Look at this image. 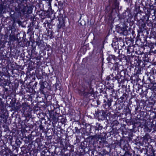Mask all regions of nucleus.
I'll return each instance as SVG.
<instances>
[{
	"label": "nucleus",
	"instance_id": "obj_13",
	"mask_svg": "<svg viewBox=\"0 0 156 156\" xmlns=\"http://www.w3.org/2000/svg\"><path fill=\"white\" fill-rule=\"evenodd\" d=\"M128 96L126 93L119 90L117 93L118 98L116 101H117L119 104L125 103L127 100Z\"/></svg>",
	"mask_w": 156,
	"mask_h": 156
},
{
	"label": "nucleus",
	"instance_id": "obj_1",
	"mask_svg": "<svg viewBox=\"0 0 156 156\" xmlns=\"http://www.w3.org/2000/svg\"><path fill=\"white\" fill-rule=\"evenodd\" d=\"M92 77V76H91L85 79L82 88L79 90V94L81 96L88 97L90 100L94 97V89L91 86V83L93 80Z\"/></svg>",
	"mask_w": 156,
	"mask_h": 156
},
{
	"label": "nucleus",
	"instance_id": "obj_7",
	"mask_svg": "<svg viewBox=\"0 0 156 156\" xmlns=\"http://www.w3.org/2000/svg\"><path fill=\"white\" fill-rule=\"evenodd\" d=\"M108 91L111 93L110 94V96L109 98H108L106 97L105 99L103 100V102L102 105L103 108L106 109V110H109L112 108V104H113V106H115L117 104L116 101H114L113 100V97L112 96V94L115 93V90L113 88L111 89H108V90L107 89L106 91Z\"/></svg>",
	"mask_w": 156,
	"mask_h": 156
},
{
	"label": "nucleus",
	"instance_id": "obj_37",
	"mask_svg": "<svg viewBox=\"0 0 156 156\" xmlns=\"http://www.w3.org/2000/svg\"><path fill=\"white\" fill-rule=\"evenodd\" d=\"M53 86L55 87V90H59L60 91L61 90V84L60 83V82L59 80L58 81L57 80H56V83Z\"/></svg>",
	"mask_w": 156,
	"mask_h": 156
},
{
	"label": "nucleus",
	"instance_id": "obj_5",
	"mask_svg": "<svg viewBox=\"0 0 156 156\" xmlns=\"http://www.w3.org/2000/svg\"><path fill=\"white\" fill-rule=\"evenodd\" d=\"M103 127L101 125L100 123H96L95 125L92 126V129L94 131V133L95 135L94 136H90L87 140L91 139L93 140L94 141H98L99 139L102 138L104 139L103 136L104 135V132H102V130Z\"/></svg>",
	"mask_w": 156,
	"mask_h": 156
},
{
	"label": "nucleus",
	"instance_id": "obj_46",
	"mask_svg": "<svg viewBox=\"0 0 156 156\" xmlns=\"http://www.w3.org/2000/svg\"><path fill=\"white\" fill-rule=\"evenodd\" d=\"M53 33L52 30L51 29L50 30H48L47 32V35L48 37H49L50 39L53 37Z\"/></svg>",
	"mask_w": 156,
	"mask_h": 156
},
{
	"label": "nucleus",
	"instance_id": "obj_45",
	"mask_svg": "<svg viewBox=\"0 0 156 156\" xmlns=\"http://www.w3.org/2000/svg\"><path fill=\"white\" fill-rule=\"evenodd\" d=\"M124 109L125 112V114L126 116H127L128 115H131V109H130L129 107H127Z\"/></svg>",
	"mask_w": 156,
	"mask_h": 156
},
{
	"label": "nucleus",
	"instance_id": "obj_17",
	"mask_svg": "<svg viewBox=\"0 0 156 156\" xmlns=\"http://www.w3.org/2000/svg\"><path fill=\"white\" fill-rule=\"evenodd\" d=\"M11 30V33L9 36L10 41H13L14 42H19L20 40L19 39L18 37H19V35H20V34L18 33L16 34V36H15V32H16V31L14 27H12Z\"/></svg>",
	"mask_w": 156,
	"mask_h": 156
},
{
	"label": "nucleus",
	"instance_id": "obj_27",
	"mask_svg": "<svg viewBox=\"0 0 156 156\" xmlns=\"http://www.w3.org/2000/svg\"><path fill=\"white\" fill-rule=\"evenodd\" d=\"M144 67H141V66H138L135 67L134 69V75L136 76L137 78H138V74H141V68Z\"/></svg>",
	"mask_w": 156,
	"mask_h": 156
},
{
	"label": "nucleus",
	"instance_id": "obj_18",
	"mask_svg": "<svg viewBox=\"0 0 156 156\" xmlns=\"http://www.w3.org/2000/svg\"><path fill=\"white\" fill-rule=\"evenodd\" d=\"M107 60L108 63L113 64V62H116V64H118V63L121 61V59L118 58L117 57L113 55H109Z\"/></svg>",
	"mask_w": 156,
	"mask_h": 156
},
{
	"label": "nucleus",
	"instance_id": "obj_32",
	"mask_svg": "<svg viewBox=\"0 0 156 156\" xmlns=\"http://www.w3.org/2000/svg\"><path fill=\"white\" fill-rule=\"evenodd\" d=\"M34 137L32 135H31V136H30L29 135L28 137L25 136L23 138V140L26 144H28L30 143V141H32V139H33L32 137Z\"/></svg>",
	"mask_w": 156,
	"mask_h": 156
},
{
	"label": "nucleus",
	"instance_id": "obj_30",
	"mask_svg": "<svg viewBox=\"0 0 156 156\" xmlns=\"http://www.w3.org/2000/svg\"><path fill=\"white\" fill-rule=\"evenodd\" d=\"M36 44L38 46V47L40 49L44 48L45 46V44L43 41L42 40H40L39 39L38 41L36 42Z\"/></svg>",
	"mask_w": 156,
	"mask_h": 156
},
{
	"label": "nucleus",
	"instance_id": "obj_57",
	"mask_svg": "<svg viewBox=\"0 0 156 156\" xmlns=\"http://www.w3.org/2000/svg\"><path fill=\"white\" fill-rule=\"evenodd\" d=\"M32 9L30 6H27V7L26 13L30 14L32 13Z\"/></svg>",
	"mask_w": 156,
	"mask_h": 156
},
{
	"label": "nucleus",
	"instance_id": "obj_54",
	"mask_svg": "<svg viewBox=\"0 0 156 156\" xmlns=\"http://www.w3.org/2000/svg\"><path fill=\"white\" fill-rule=\"evenodd\" d=\"M1 120L0 119V123H5L6 121L5 116L4 115H1Z\"/></svg>",
	"mask_w": 156,
	"mask_h": 156
},
{
	"label": "nucleus",
	"instance_id": "obj_41",
	"mask_svg": "<svg viewBox=\"0 0 156 156\" xmlns=\"http://www.w3.org/2000/svg\"><path fill=\"white\" fill-rule=\"evenodd\" d=\"M37 123L39 124H40V125L39 126V128L42 131V132H45L46 131L44 125L42 124L41 121L40 120H39L37 121Z\"/></svg>",
	"mask_w": 156,
	"mask_h": 156
},
{
	"label": "nucleus",
	"instance_id": "obj_42",
	"mask_svg": "<svg viewBox=\"0 0 156 156\" xmlns=\"http://www.w3.org/2000/svg\"><path fill=\"white\" fill-rule=\"evenodd\" d=\"M119 66H122V65H119V63H118V64H116V62L115 63L114 65L112 68L114 71H117V73L119 72V71H120V70L119 68Z\"/></svg>",
	"mask_w": 156,
	"mask_h": 156
},
{
	"label": "nucleus",
	"instance_id": "obj_8",
	"mask_svg": "<svg viewBox=\"0 0 156 156\" xmlns=\"http://www.w3.org/2000/svg\"><path fill=\"white\" fill-rule=\"evenodd\" d=\"M95 115L96 117L98 120H105L106 122L107 123L108 120L107 119V117L108 116L109 119L112 117V115L110 112H107L106 111L101 110H100L97 109L95 112Z\"/></svg>",
	"mask_w": 156,
	"mask_h": 156
},
{
	"label": "nucleus",
	"instance_id": "obj_14",
	"mask_svg": "<svg viewBox=\"0 0 156 156\" xmlns=\"http://www.w3.org/2000/svg\"><path fill=\"white\" fill-rule=\"evenodd\" d=\"M49 117L48 118V119L51 122L52 125L54 127L55 126V124L57 123L58 120V117L59 116V114L56 112H49Z\"/></svg>",
	"mask_w": 156,
	"mask_h": 156
},
{
	"label": "nucleus",
	"instance_id": "obj_53",
	"mask_svg": "<svg viewBox=\"0 0 156 156\" xmlns=\"http://www.w3.org/2000/svg\"><path fill=\"white\" fill-rule=\"evenodd\" d=\"M146 104L147 106L148 107H152L154 105L153 102L151 101H146Z\"/></svg>",
	"mask_w": 156,
	"mask_h": 156
},
{
	"label": "nucleus",
	"instance_id": "obj_24",
	"mask_svg": "<svg viewBox=\"0 0 156 156\" xmlns=\"http://www.w3.org/2000/svg\"><path fill=\"white\" fill-rule=\"evenodd\" d=\"M83 125H84V126L85 127L86 131L87 133V134H88L89 133H92L93 132L91 131L93 129H92V126L90 124H87L85 122L83 123H82Z\"/></svg>",
	"mask_w": 156,
	"mask_h": 156
},
{
	"label": "nucleus",
	"instance_id": "obj_58",
	"mask_svg": "<svg viewBox=\"0 0 156 156\" xmlns=\"http://www.w3.org/2000/svg\"><path fill=\"white\" fill-rule=\"evenodd\" d=\"M134 108L135 109V114H136L137 113H138L140 110L141 108L138 106L136 107L135 105H134Z\"/></svg>",
	"mask_w": 156,
	"mask_h": 156
},
{
	"label": "nucleus",
	"instance_id": "obj_50",
	"mask_svg": "<svg viewBox=\"0 0 156 156\" xmlns=\"http://www.w3.org/2000/svg\"><path fill=\"white\" fill-rule=\"evenodd\" d=\"M80 133H81L82 134H88L87 133L86 131V130L84 126L83 127H81L80 128Z\"/></svg>",
	"mask_w": 156,
	"mask_h": 156
},
{
	"label": "nucleus",
	"instance_id": "obj_28",
	"mask_svg": "<svg viewBox=\"0 0 156 156\" xmlns=\"http://www.w3.org/2000/svg\"><path fill=\"white\" fill-rule=\"evenodd\" d=\"M128 143V142L127 140L124 139H121L120 140V141L119 142L118 141L116 144L119 146L121 148Z\"/></svg>",
	"mask_w": 156,
	"mask_h": 156
},
{
	"label": "nucleus",
	"instance_id": "obj_2",
	"mask_svg": "<svg viewBox=\"0 0 156 156\" xmlns=\"http://www.w3.org/2000/svg\"><path fill=\"white\" fill-rule=\"evenodd\" d=\"M132 15L129 14L128 12L127 11L123 13L122 16V18L124 20L122 24L118 25L116 27V31L121 35L126 36L129 33L127 28L128 26L127 25L126 23H129L130 21V19L132 18Z\"/></svg>",
	"mask_w": 156,
	"mask_h": 156
},
{
	"label": "nucleus",
	"instance_id": "obj_44",
	"mask_svg": "<svg viewBox=\"0 0 156 156\" xmlns=\"http://www.w3.org/2000/svg\"><path fill=\"white\" fill-rule=\"evenodd\" d=\"M66 149L68 151H69L70 152H73L74 151V146L73 145L70 144L67 145V146H66Z\"/></svg>",
	"mask_w": 156,
	"mask_h": 156
},
{
	"label": "nucleus",
	"instance_id": "obj_33",
	"mask_svg": "<svg viewBox=\"0 0 156 156\" xmlns=\"http://www.w3.org/2000/svg\"><path fill=\"white\" fill-rule=\"evenodd\" d=\"M59 20V24L58 25V28L60 29L62 28H63L65 26V23L63 19H58Z\"/></svg>",
	"mask_w": 156,
	"mask_h": 156
},
{
	"label": "nucleus",
	"instance_id": "obj_29",
	"mask_svg": "<svg viewBox=\"0 0 156 156\" xmlns=\"http://www.w3.org/2000/svg\"><path fill=\"white\" fill-rule=\"evenodd\" d=\"M118 44V42H113L112 44V46L113 47L114 51L115 52L114 54L115 55H116V52L117 54H118L120 52L119 49H118V46L117 45Z\"/></svg>",
	"mask_w": 156,
	"mask_h": 156
},
{
	"label": "nucleus",
	"instance_id": "obj_25",
	"mask_svg": "<svg viewBox=\"0 0 156 156\" xmlns=\"http://www.w3.org/2000/svg\"><path fill=\"white\" fill-rule=\"evenodd\" d=\"M151 129H150L146 125L144 126V131L145 132H150L151 131L152 129H153L154 131H156V126L155 125H154L153 124H152L151 125Z\"/></svg>",
	"mask_w": 156,
	"mask_h": 156
},
{
	"label": "nucleus",
	"instance_id": "obj_35",
	"mask_svg": "<svg viewBox=\"0 0 156 156\" xmlns=\"http://www.w3.org/2000/svg\"><path fill=\"white\" fill-rule=\"evenodd\" d=\"M104 135L103 136V138H104V139H102V138H100L99 139V140H101V141H100V142H102L103 143V144L104 145H105V146L107 147H109V144L108 143V142L107 141H106L105 140V139L106 138V135L105 133H104Z\"/></svg>",
	"mask_w": 156,
	"mask_h": 156
},
{
	"label": "nucleus",
	"instance_id": "obj_15",
	"mask_svg": "<svg viewBox=\"0 0 156 156\" xmlns=\"http://www.w3.org/2000/svg\"><path fill=\"white\" fill-rule=\"evenodd\" d=\"M119 3L117 0H112V9H110L109 7H107L105 10V12L108 13L109 16H111L112 10L114 9H118L119 8Z\"/></svg>",
	"mask_w": 156,
	"mask_h": 156
},
{
	"label": "nucleus",
	"instance_id": "obj_9",
	"mask_svg": "<svg viewBox=\"0 0 156 156\" xmlns=\"http://www.w3.org/2000/svg\"><path fill=\"white\" fill-rule=\"evenodd\" d=\"M93 145L90 144V142L86 140L82 142L79 148V151H78L81 154H83L91 151H92L91 153L94 155V153L96 151L92 150L91 149V147Z\"/></svg>",
	"mask_w": 156,
	"mask_h": 156
},
{
	"label": "nucleus",
	"instance_id": "obj_36",
	"mask_svg": "<svg viewBox=\"0 0 156 156\" xmlns=\"http://www.w3.org/2000/svg\"><path fill=\"white\" fill-rule=\"evenodd\" d=\"M19 5L18 6V9H19L18 11H19L20 12H22L23 14L26 13L27 7L23 5L20 8L19 7Z\"/></svg>",
	"mask_w": 156,
	"mask_h": 156
},
{
	"label": "nucleus",
	"instance_id": "obj_63",
	"mask_svg": "<svg viewBox=\"0 0 156 156\" xmlns=\"http://www.w3.org/2000/svg\"><path fill=\"white\" fill-rule=\"evenodd\" d=\"M75 131L74 132V133H76L78 134L80 133V128L75 127Z\"/></svg>",
	"mask_w": 156,
	"mask_h": 156
},
{
	"label": "nucleus",
	"instance_id": "obj_60",
	"mask_svg": "<svg viewBox=\"0 0 156 156\" xmlns=\"http://www.w3.org/2000/svg\"><path fill=\"white\" fill-rule=\"evenodd\" d=\"M140 137H139V136L137 137V138L134 139L133 141L135 142V143L136 144H137L139 143H140L141 141H140Z\"/></svg>",
	"mask_w": 156,
	"mask_h": 156
},
{
	"label": "nucleus",
	"instance_id": "obj_64",
	"mask_svg": "<svg viewBox=\"0 0 156 156\" xmlns=\"http://www.w3.org/2000/svg\"><path fill=\"white\" fill-rule=\"evenodd\" d=\"M16 144L18 147H20V145L21 144V141L19 139H17L16 141Z\"/></svg>",
	"mask_w": 156,
	"mask_h": 156
},
{
	"label": "nucleus",
	"instance_id": "obj_55",
	"mask_svg": "<svg viewBox=\"0 0 156 156\" xmlns=\"http://www.w3.org/2000/svg\"><path fill=\"white\" fill-rule=\"evenodd\" d=\"M91 43L94 45V48L97 46V40L95 39V37L94 36L93 41L91 42Z\"/></svg>",
	"mask_w": 156,
	"mask_h": 156
},
{
	"label": "nucleus",
	"instance_id": "obj_31",
	"mask_svg": "<svg viewBox=\"0 0 156 156\" xmlns=\"http://www.w3.org/2000/svg\"><path fill=\"white\" fill-rule=\"evenodd\" d=\"M2 151V154L3 155H5L7 156L9 155V154H10V156L13 155L12 151L8 148H5V149H3Z\"/></svg>",
	"mask_w": 156,
	"mask_h": 156
},
{
	"label": "nucleus",
	"instance_id": "obj_23",
	"mask_svg": "<svg viewBox=\"0 0 156 156\" xmlns=\"http://www.w3.org/2000/svg\"><path fill=\"white\" fill-rule=\"evenodd\" d=\"M154 152L155 151L151 146H150V147H147V148H146L145 153L149 156H154Z\"/></svg>",
	"mask_w": 156,
	"mask_h": 156
},
{
	"label": "nucleus",
	"instance_id": "obj_20",
	"mask_svg": "<svg viewBox=\"0 0 156 156\" xmlns=\"http://www.w3.org/2000/svg\"><path fill=\"white\" fill-rule=\"evenodd\" d=\"M149 5L150 6V8H146L145 7H142V8L143 9V10L144 12L147 13V20H149L150 15L151 14V11H153L154 8V6L153 5Z\"/></svg>",
	"mask_w": 156,
	"mask_h": 156
},
{
	"label": "nucleus",
	"instance_id": "obj_38",
	"mask_svg": "<svg viewBox=\"0 0 156 156\" xmlns=\"http://www.w3.org/2000/svg\"><path fill=\"white\" fill-rule=\"evenodd\" d=\"M119 129V128L117 127H113L112 130L109 132V134L110 135H112L113 136L115 135V134L117 133L118 129Z\"/></svg>",
	"mask_w": 156,
	"mask_h": 156
},
{
	"label": "nucleus",
	"instance_id": "obj_16",
	"mask_svg": "<svg viewBox=\"0 0 156 156\" xmlns=\"http://www.w3.org/2000/svg\"><path fill=\"white\" fill-rule=\"evenodd\" d=\"M39 84L40 86L39 90L40 91L41 94H44L46 97V94L47 93L48 90L47 87L49 85L48 83L46 81H43L41 80L39 82Z\"/></svg>",
	"mask_w": 156,
	"mask_h": 156
},
{
	"label": "nucleus",
	"instance_id": "obj_56",
	"mask_svg": "<svg viewBox=\"0 0 156 156\" xmlns=\"http://www.w3.org/2000/svg\"><path fill=\"white\" fill-rule=\"evenodd\" d=\"M31 154H30V156H36L37 155V151L36 148H35L31 151Z\"/></svg>",
	"mask_w": 156,
	"mask_h": 156
},
{
	"label": "nucleus",
	"instance_id": "obj_34",
	"mask_svg": "<svg viewBox=\"0 0 156 156\" xmlns=\"http://www.w3.org/2000/svg\"><path fill=\"white\" fill-rule=\"evenodd\" d=\"M134 46L133 45H129L127 47H126L127 53L129 54L134 52Z\"/></svg>",
	"mask_w": 156,
	"mask_h": 156
},
{
	"label": "nucleus",
	"instance_id": "obj_6",
	"mask_svg": "<svg viewBox=\"0 0 156 156\" xmlns=\"http://www.w3.org/2000/svg\"><path fill=\"white\" fill-rule=\"evenodd\" d=\"M134 19L137 21V24L139 26L141 31H143L146 29V23L149 20H147V13L145 15H142L141 12L134 13Z\"/></svg>",
	"mask_w": 156,
	"mask_h": 156
},
{
	"label": "nucleus",
	"instance_id": "obj_52",
	"mask_svg": "<svg viewBox=\"0 0 156 156\" xmlns=\"http://www.w3.org/2000/svg\"><path fill=\"white\" fill-rule=\"evenodd\" d=\"M148 47L150 48V51L152 50L154 47L155 44L154 43H152L151 42L150 43L148 42Z\"/></svg>",
	"mask_w": 156,
	"mask_h": 156
},
{
	"label": "nucleus",
	"instance_id": "obj_26",
	"mask_svg": "<svg viewBox=\"0 0 156 156\" xmlns=\"http://www.w3.org/2000/svg\"><path fill=\"white\" fill-rule=\"evenodd\" d=\"M140 63L141 65H145L144 62H148V58L146 57V55L143 54L141 55V56L140 57Z\"/></svg>",
	"mask_w": 156,
	"mask_h": 156
},
{
	"label": "nucleus",
	"instance_id": "obj_51",
	"mask_svg": "<svg viewBox=\"0 0 156 156\" xmlns=\"http://www.w3.org/2000/svg\"><path fill=\"white\" fill-rule=\"evenodd\" d=\"M118 125H119V123L117 120L113 121L111 123V125L113 127H115V126H118Z\"/></svg>",
	"mask_w": 156,
	"mask_h": 156
},
{
	"label": "nucleus",
	"instance_id": "obj_59",
	"mask_svg": "<svg viewBox=\"0 0 156 156\" xmlns=\"http://www.w3.org/2000/svg\"><path fill=\"white\" fill-rule=\"evenodd\" d=\"M135 90H136L135 89H133V91H131L130 94L131 98H134V97L136 95V93H137L136 92V91L135 92Z\"/></svg>",
	"mask_w": 156,
	"mask_h": 156
},
{
	"label": "nucleus",
	"instance_id": "obj_40",
	"mask_svg": "<svg viewBox=\"0 0 156 156\" xmlns=\"http://www.w3.org/2000/svg\"><path fill=\"white\" fill-rule=\"evenodd\" d=\"M150 136L149 134L148 133H146L143 137H141L140 139L141 140H142L143 142H145L146 143V142L150 138Z\"/></svg>",
	"mask_w": 156,
	"mask_h": 156
},
{
	"label": "nucleus",
	"instance_id": "obj_47",
	"mask_svg": "<svg viewBox=\"0 0 156 156\" xmlns=\"http://www.w3.org/2000/svg\"><path fill=\"white\" fill-rule=\"evenodd\" d=\"M108 152L107 151L104 149L99 152V154L100 156H104L105 155L108 154Z\"/></svg>",
	"mask_w": 156,
	"mask_h": 156
},
{
	"label": "nucleus",
	"instance_id": "obj_21",
	"mask_svg": "<svg viewBox=\"0 0 156 156\" xmlns=\"http://www.w3.org/2000/svg\"><path fill=\"white\" fill-rule=\"evenodd\" d=\"M126 123L128 126L132 125V128L129 129V130L131 132H133L134 131V128H136V123L134 122V121L131 119L129 120L127 119L126 120Z\"/></svg>",
	"mask_w": 156,
	"mask_h": 156
},
{
	"label": "nucleus",
	"instance_id": "obj_48",
	"mask_svg": "<svg viewBox=\"0 0 156 156\" xmlns=\"http://www.w3.org/2000/svg\"><path fill=\"white\" fill-rule=\"evenodd\" d=\"M144 6H136V11L137 12H142V9H143V8H142V7H144Z\"/></svg>",
	"mask_w": 156,
	"mask_h": 156
},
{
	"label": "nucleus",
	"instance_id": "obj_11",
	"mask_svg": "<svg viewBox=\"0 0 156 156\" xmlns=\"http://www.w3.org/2000/svg\"><path fill=\"white\" fill-rule=\"evenodd\" d=\"M129 60L130 64L135 66V67L138 66L144 67L145 65H141L140 63V61L139 56L135 55H131L129 57Z\"/></svg>",
	"mask_w": 156,
	"mask_h": 156
},
{
	"label": "nucleus",
	"instance_id": "obj_49",
	"mask_svg": "<svg viewBox=\"0 0 156 156\" xmlns=\"http://www.w3.org/2000/svg\"><path fill=\"white\" fill-rule=\"evenodd\" d=\"M136 127H140L141 128H144V126H146V125L144 124H142L141 122H136Z\"/></svg>",
	"mask_w": 156,
	"mask_h": 156
},
{
	"label": "nucleus",
	"instance_id": "obj_10",
	"mask_svg": "<svg viewBox=\"0 0 156 156\" xmlns=\"http://www.w3.org/2000/svg\"><path fill=\"white\" fill-rule=\"evenodd\" d=\"M33 145L31 143H30L28 145L23 146L21 147V151L22 152L23 156H30L31 151H33L35 148H37L33 147Z\"/></svg>",
	"mask_w": 156,
	"mask_h": 156
},
{
	"label": "nucleus",
	"instance_id": "obj_3",
	"mask_svg": "<svg viewBox=\"0 0 156 156\" xmlns=\"http://www.w3.org/2000/svg\"><path fill=\"white\" fill-rule=\"evenodd\" d=\"M11 107L15 112H18L20 111L21 107L23 111V114L26 118H30L31 116V109L30 105L26 103H23L22 105L19 103H16L13 102L11 104Z\"/></svg>",
	"mask_w": 156,
	"mask_h": 156
},
{
	"label": "nucleus",
	"instance_id": "obj_39",
	"mask_svg": "<svg viewBox=\"0 0 156 156\" xmlns=\"http://www.w3.org/2000/svg\"><path fill=\"white\" fill-rule=\"evenodd\" d=\"M30 86L32 87V89L33 90H35L37 88V82L34 81H34L30 82L29 84Z\"/></svg>",
	"mask_w": 156,
	"mask_h": 156
},
{
	"label": "nucleus",
	"instance_id": "obj_19",
	"mask_svg": "<svg viewBox=\"0 0 156 156\" xmlns=\"http://www.w3.org/2000/svg\"><path fill=\"white\" fill-rule=\"evenodd\" d=\"M136 92L140 95H146L147 93V89H146L144 87L139 84L137 87L135 88Z\"/></svg>",
	"mask_w": 156,
	"mask_h": 156
},
{
	"label": "nucleus",
	"instance_id": "obj_61",
	"mask_svg": "<svg viewBox=\"0 0 156 156\" xmlns=\"http://www.w3.org/2000/svg\"><path fill=\"white\" fill-rule=\"evenodd\" d=\"M150 73L152 75L156 74V69L155 68H153L150 70Z\"/></svg>",
	"mask_w": 156,
	"mask_h": 156
},
{
	"label": "nucleus",
	"instance_id": "obj_22",
	"mask_svg": "<svg viewBox=\"0 0 156 156\" xmlns=\"http://www.w3.org/2000/svg\"><path fill=\"white\" fill-rule=\"evenodd\" d=\"M41 141V138L37 137L34 140L31 141V144L34 146L35 148H38L40 145V143Z\"/></svg>",
	"mask_w": 156,
	"mask_h": 156
},
{
	"label": "nucleus",
	"instance_id": "obj_43",
	"mask_svg": "<svg viewBox=\"0 0 156 156\" xmlns=\"http://www.w3.org/2000/svg\"><path fill=\"white\" fill-rule=\"evenodd\" d=\"M5 106L4 103L2 101V100L0 98V109L2 111H4L5 110Z\"/></svg>",
	"mask_w": 156,
	"mask_h": 156
},
{
	"label": "nucleus",
	"instance_id": "obj_4",
	"mask_svg": "<svg viewBox=\"0 0 156 156\" xmlns=\"http://www.w3.org/2000/svg\"><path fill=\"white\" fill-rule=\"evenodd\" d=\"M113 74L109 75L106 79L108 80H112L113 82L117 80L119 84L123 83L129 79V76L128 74L127 71L126 69L120 70L115 76H113Z\"/></svg>",
	"mask_w": 156,
	"mask_h": 156
},
{
	"label": "nucleus",
	"instance_id": "obj_12",
	"mask_svg": "<svg viewBox=\"0 0 156 156\" xmlns=\"http://www.w3.org/2000/svg\"><path fill=\"white\" fill-rule=\"evenodd\" d=\"M149 82L148 83H145V84H148L146 85V87L148 89H150L154 93H156V78L154 76H152L148 78Z\"/></svg>",
	"mask_w": 156,
	"mask_h": 156
},
{
	"label": "nucleus",
	"instance_id": "obj_62",
	"mask_svg": "<svg viewBox=\"0 0 156 156\" xmlns=\"http://www.w3.org/2000/svg\"><path fill=\"white\" fill-rule=\"evenodd\" d=\"M75 127L81 128V127L80 123L78 121H75Z\"/></svg>",
	"mask_w": 156,
	"mask_h": 156
}]
</instances>
